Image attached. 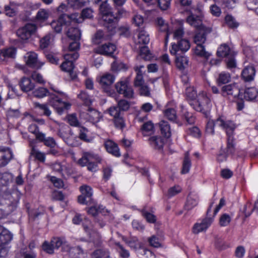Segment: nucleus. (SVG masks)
<instances>
[{"label": "nucleus", "mask_w": 258, "mask_h": 258, "mask_svg": "<svg viewBox=\"0 0 258 258\" xmlns=\"http://www.w3.org/2000/svg\"><path fill=\"white\" fill-rule=\"evenodd\" d=\"M116 245L118 246L117 249V251L119 253V255L121 257L123 258H127L130 256L129 251L125 249L121 245H120L119 243H116Z\"/></svg>", "instance_id": "obj_62"}, {"label": "nucleus", "mask_w": 258, "mask_h": 258, "mask_svg": "<svg viewBox=\"0 0 258 258\" xmlns=\"http://www.w3.org/2000/svg\"><path fill=\"white\" fill-rule=\"evenodd\" d=\"M78 96L86 105H90L91 104L92 100L90 96L85 91H81Z\"/></svg>", "instance_id": "obj_54"}, {"label": "nucleus", "mask_w": 258, "mask_h": 258, "mask_svg": "<svg viewBox=\"0 0 258 258\" xmlns=\"http://www.w3.org/2000/svg\"><path fill=\"white\" fill-rule=\"evenodd\" d=\"M82 117L93 123L98 122L101 117L100 113L95 109H89L87 112L81 114Z\"/></svg>", "instance_id": "obj_19"}, {"label": "nucleus", "mask_w": 258, "mask_h": 258, "mask_svg": "<svg viewBox=\"0 0 258 258\" xmlns=\"http://www.w3.org/2000/svg\"><path fill=\"white\" fill-rule=\"evenodd\" d=\"M21 90L24 92H29L34 88V84L29 78L24 77L19 82Z\"/></svg>", "instance_id": "obj_31"}, {"label": "nucleus", "mask_w": 258, "mask_h": 258, "mask_svg": "<svg viewBox=\"0 0 258 258\" xmlns=\"http://www.w3.org/2000/svg\"><path fill=\"white\" fill-rule=\"evenodd\" d=\"M12 179L11 174L0 173V218L13 212L19 201L18 194L16 192H11L8 187Z\"/></svg>", "instance_id": "obj_1"}, {"label": "nucleus", "mask_w": 258, "mask_h": 258, "mask_svg": "<svg viewBox=\"0 0 258 258\" xmlns=\"http://www.w3.org/2000/svg\"><path fill=\"white\" fill-rule=\"evenodd\" d=\"M49 103L58 113L60 114L62 113L65 110L69 109L71 106L70 103L62 101L57 96L52 97L49 101Z\"/></svg>", "instance_id": "obj_14"}, {"label": "nucleus", "mask_w": 258, "mask_h": 258, "mask_svg": "<svg viewBox=\"0 0 258 258\" xmlns=\"http://www.w3.org/2000/svg\"><path fill=\"white\" fill-rule=\"evenodd\" d=\"M24 59L28 66L36 69H40L45 63L38 58V54L34 51L26 53L24 56Z\"/></svg>", "instance_id": "obj_8"}, {"label": "nucleus", "mask_w": 258, "mask_h": 258, "mask_svg": "<svg viewBox=\"0 0 258 258\" xmlns=\"http://www.w3.org/2000/svg\"><path fill=\"white\" fill-rule=\"evenodd\" d=\"M255 70L253 66L246 67L242 72L241 75L245 82H250L254 80Z\"/></svg>", "instance_id": "obj_26"}, {"label": "nucleus", "mask_w": 258, "mask_h": 258, "mask_svg": "<svg viewBox=\"0 0 258 258\" xmlns=\"http://www.w3.org/2000/svg\"><path fill=\"white\" fill-rule=\"evenodd\" d=\"M112 26L113 29L111 30V32L109 34L105 33L100 30L98 31L93 38V42L96 44H98L104 40H109L111 36L114 34V32H115L114 29L115 27L114 26Z\"/></svg>", "instance_id": "obj_22"}, {"label": "nucleus", "mask_w": 258, "mask_h": 258, "mask_svg": "<svg viewBox=\"0 0 258 258\" xmlns=\"http://www.w3.org/2000/svg\"><path fill=\"white\" fill-rule=\"evenodd\" d=\"M213 221V219L212 218H206L197 222L192 227V232L195 234H198L205 231L211 225Z\"/></svg>", "instance_id": "obj_15"}, {"label": "nucleus", "mask_w": 258, "mask_h": 258, "mask_svg": "<svg viewBox=\"0 0 258 258\" xmlns=\"http://www.w3.org/2000/svg\"><path fill=\"white\" fill-rule=\"evenodd\" d=\"M68 121L69 123L74 126H78L79 125V121H78L76 115L75 114H70L68 116Z\"/></svg>", "instance_id": "obj_60"}, {"label": "nucleus", "mask_w": 258, "mask_h": 258, "mask_svg": "<svg viewBox=\"0 0 258 258\" xmlns=\"http://www.w3.org/2000/svg\"><path fill=\"white\" fill-rule=\"evenodd\" d=\"M115 50L116 46L112 43H108L99 46L94 49V52L97 54L110 55L113 54Z\"/></svg>", "instance_id": "obj_18"}, {"label": "nucleus", "mask_w": 258, "mask_h": 258, "mask_svg": "<svg viewBox=\"0 0 258 258\" xmlns=\"http://www.w3.org/2000/svg\"><path fill=\"white\" fill-rule=\"evenodd\" d=\"M216 125L224 130L227 136V152L232 154L234 151V139L233 133L236 127L235 124L232 121L227 120L224 116H220L215 121L209 120L206 127V133L209 135L214 134V126Z\"/></svg>", "instance_id": "obj_2"}, {"label": "nucleus", "mask_w": 258, "mask_h": 258, "mask_svg": "<svg viewBox=\"0 0 258 258\" xmlns=\"http://www.w3.org/2000/svg\"><path fill=\"white\" fill-rule=\"evenodd\" d=\"M30 132L35 135L38 140H42L44 137V134L39 131L38 126L34 123H31L28 127Z\"/></svg>", "instance_id": "obj_42"}, {"label": "nucleus", "mask_w": 258, "mask_h": 258, "mask_svg": "<svg viewBox=\"0 0 258 258\" xmlns=\"http://www.w3.org/2000/svg\"><path fill=\"white\" fill-rule=\"evenodd\" d=\"M195 54L200 57L208 59L211 54L206 50L204 45H197L194 49Z\"/></svg>", "instance_id": "obj_34"}, {"label": "nucleus", "mask_w": 258, "mask_h": 258, "mask_svg": "<svg viewBox=\"0 0 258 258\" xmlns=\"http://www.w3.org/2000/svg\"><path fill=\"white\" fill-rule=\"evenodd\" d=\"M186 96L191 100H193L197 96V92L194 87H187L185 90Z\"/></svg>", "instance_id": "obj_63"}, {"label": "nucleus", "mask_w": 258, "mask_h": 258, "mask_svg": "<svg viewBox=\"0 0 258 258\" xmlns=\"http://www.w3.org/2000/svg\"><path fill=\"white\" fill-rule=\"evenodd\" d=\"M34 106L36 109L42 114L49 116L51 114V111L49 109L47 105L45 104H40L38 102L34 103Z\"/></svg>", "instance_id": "obj_38"}, {"label": "nucleus", "mask_w": 258, "mask_h": 258, "mask_svg": "<svg viewBox=\"0 0 258 258\" xmlns=\"http://www.w3.org/2000/svg\"><path fill=\"white\" fill-rule=\"evenodd\" d=\"M140 55L145 60H149L151 57V54L146 46H143L140 48Z\"/></svg>", "instance_id": "obj_55"}, {"label": "nucleus", "mask_w": 258, "mask_h": 258, "mask_svg": "<svg viewBox=\"0 0 258 258\" xmlns=\"http://www.w3.org/2000/svg\"><path fill=\"white\" fill-rule=\"evenodd\" d=\"M217 55L219 56L225 57L232 54V50L228 45L224 44H222L218 49Z\"/></svg>", "instance_id": "obj_41"}, {"label": "nucleus", "mask_w": 258, "mask_h": 258, "mask_svg": "<svg viewBox=\"0 0 258 258\" xmlns=\"http://www.w3.org/2000/svg\"><path fill=\"white\" fill-rule=\"evenodd\" d=\"M77 14H71L70 15H61L57 21H53L50 23L52 28L57 33L60 32L62 30L63 24L68 26L69 23H80L82 22L81 17L77 18Z\"/></svg>", "instance_id": "obj_3"}, {"label": "nucleus", "mask_w": 258, "mask_h": 258, "mask_svg": "<svg viewBox=\"0 0 258 258\" xmlns=\"http://www.w3.org/2000/svg\"><path fill=\"white\" fill-rule=\"evenodd\" d=\"M155 24L159 31L166 32L165 45L166 46L168 43L169 36L171 33V32L169 30L168 23L162 17H158L155 20Z\"/></svg>", "instance_id": "obj_16"}, {"label": "nucleus", "mask_w": 258, "mask_h": 258, "mask_svg": "<svg viewBox=\"0 0 258 258\" xmlns=\"http://www.w3.org/2000/svg\"><path fill=\"white\" fill-rule=\"evenodd\" d=\"M68 27L67 34L68 37L74 40H79L81 36L80 30L76 27H70L69 24Z\"/></svg>", "instance_id": "obj_29"}, {"label": "nucleus", "mask_w": 258, "mask_h": 258, "mask_svg": "<svg viewBox=\"0 0 258 258\" xmlns=\"http://www.w3.org/2000/svg\"><path fill=\"white\" fill-rule=\"evenodd\" d=\"M231 220L230 216L227 214H223L219 220V223L221 226H226L228 225Z\"/></svg>", "instance_id": "obj_57"}, {"label": "nucleus", "mask_w": 258, "mask_h": 258, "mask_svg": "<svg viewBox=\"0 0 258 258\" xmlns=\"http://www.w3.org/2000/svg\"><path fill=\"white\" fill-rule=\"evenodd\" d=\"M149 35L144 30L140 31L138 35V42L139 43L146 44L149 42Z\"/></svg>", "instance_id": "obj_44"}, {"label": "nucleus", "mask_w": 258, "mask_h": 258, "mask_svg": "<svg viewBox=\"0 0 258 258\" xmlns=\"http://www.w3.org/2000/svg\"><path fill=\"white\" fill-rule=\"evenodd\" d=\"M30 146L31 147L30 155L33 156L35 159L41 162H44L45 161V153L36 149L33 146L32 143H30Z\"/></svg>", "instance_id": "obj_33"}, {"label": "nucleus", "mask_w": 258, "mask_h": 258, "mask_svg": "<svg viewBox=\"0 0 258 258\" xmlns=\"http://www.w3.org/2000/svg\"><path fill=\"white\" fill-rule=\"evenodd\" d=\"M222 96L230 100L233 101L240 95V89L236 83L223 86L221 90Z\"/></svg>", "instance_id": "obj_5"}, {"label": "nucleus", "mask_w": 258, "mask_h": 258, "mask_svg": "<svg viewBox=\"0 0 258 258\" xmlns=\"http://www.w3.org/2000/svg\"><path fill=\"white\" fill-rule=\"evenodd\" d=\"M225 24L231 28H237L239 25L235 18L230 15H227L225 16Z\"/></svg>", "instance_id": "obj_47"}, {"label": "nucleus", "mask_w": 258, "mask_h": 258, "mask_svg": "<svg viewBox=\"0 0 258 258\" xmlns=\"http://www.w3.org/2000/svg\"><path fill=\"white\" fill-rule=\"evenodd\" d=\"M65 251H67L70 256L73 258H82L84 254L83 250L80 247H71L69 244Z\"/></svg>", "instance_id": "obj_28"}, {"label": "nucleus", "mask_w": 258, "mask_h": 258, "mask_svg": "<svg viewBox=\"0 0 258 258\" xmlns=\"http://www.w3.org/2000/svg\"><path fill=\"white\" fill-rule=\"evenodd\" d=\"M107 0H95V3L97 4L100 2H103L100 6L99 8L102 19L108 24H111V26H115L114 22L117 21V19L113 15L111 12V8L107 4Z\"/></svg>", "instance_id": "obj_4"}, {"label": "nucleus", "mask_w": 258, "mask_h": 258, "mask_svg": "<svg viewBox=\"0 0 258 258\" xmlns=\"http://www.w3.org/2000/svg\"><path fill=\"white\" fill-rule=\"evenodd\" d=\"M188 59L185 56H180L176 58V65L177 67L182 70L188 66Z\"/></svg>", "instance_id": "obj_43"}, {"label": "nucleus", "mask_w": 258, "mask_h": 258, "mask_svg": "<svg viewBox=\"0 0 258 258\" xmlns=\"http://www.w3.org/2000/svg\"><path fill=\"white\" fill-rule=\"evenodd\" d=\"M13 235L4 227L0 225V257L4 256L7 252V249L2 247L12 240Z\"/></svg>", "instance_id": "obj_10"}, {"label": "nucleus", "mask_w": 258, "mask_h": 258, "mask_svg": "<svg viewBox=\"0 0 258 258\" xmlns=\"http://www.w3.org/2000/svg\"><path fill=\"white\" fill-rule=\"evenodd\" d=\"M81 195L78 197V201L80 204L87 205L92 200V188L87 185H83L80 187Z\"/></svg>", "instance_id": "obj_12"}, {"label": "nucleus", "mask_w": 258, "mask_h": 258, "mask_svg": "<svg viewBox=\"0 0 258 258\" xmlns=\"http://www.w3.org/2000/svg\"><path fill=\"white\" fill-rule=\"evenodd\" d=\"M68 4L73 9H79L89 2V0H67Z\"/></svg>", "instance_id": "obj_37"}, {"label": "nucleus", "mask_w": 258, "mask_h": 258, "mask_svg": "<svg viewBox=\"0 0 258 258\" xmlns=\"http://www.w3.org/2000/svg\"><path fill=\"white\" fill-rule=\"evenodd\" d=\"M51 35L48 34L44 36L40 40V46L41 48L47 47L50 43Z\"/></svg>", "instance_id": "obj_56"}, {"label": "nucleus", "mask_w": 258, "mask_h": 258, "mask_svg": "<svg viewBox=\"0 0 258 258\" xmlns=\"http://www.w3.org/2000/svg\"><path fill=\"white\" fill-rule=\"evenodd\" d=\"M101 158L92 152H83L82 157L78 160V163L84 167L90 162H101Z\"/></svg>", "instance_id": "obj_13"}, {"label": "nucleus", "mask_w": 258, "mask_h": 258, "mask_svg": "<svg viewBox=\"0 0 258 258\" xmlns=\"http://www.w3.org/2000/svg\"><path fill=\"white\" fill-rule=\"evenodd\" d=\"M181 191V188L179 185H175L170 188L168 191V196L172 197L180 192Z\"/></svg>", "instance_id": "obj_64"}, {"label": "nucleus", "mask_w": 258, "mask_h": 258, "mask_svg": "<svg viewBox=\"0 0 258 258\" xmlns=\"http://www.w3.org/2000/svg\"><path fill=\"white\" fill-rule=\"evenodd\" d=\"M150 144L155 149L160 150L164 144V140L161 137L153 136L149 139Z\"/></svg>", "instance_id": "obj_30"}, {"label": "nucleus", "mask_w": 258, "mask_h": 258, "mask_svg": "<svg viewBox=\"0 0 258 258\" xmlns=\"http://www.w3.org/2000/svg\"><path fill=\"white\" fill-rule=\"evenodd\" d=\"M142 215L149 223H154L156 221V218L155 215L145 210L142 211Z\"/></svg>", "instance_id": "obj_58"}, {"label": "nucleus", "mask_w": 258, "mask_h": 258, "mask_svg": "<svg viewBox=\"0 0 258 258\" xmlns=\"http://www.w3.org/2000/svg\"><path fill=\"white\" fill-rule=\"evenodd\" d=\"M48 91L44 88H39L33 92V95L37 98H43L47 95Z\"/></svg>", "instance_id": "obj_53"}, {"label": "nucleus", "mask_w": 258, "mask_h": 258, "mask_svg": "<svg viewBox=\"0 0 258 258\" xmlns=\"http://www.w3.org/2000/svg\"><path fill=\"white\" fill-rule=\"evenodd\" d=\"M16 52L17 49L13 47L1 50L0 52V61H4L8 58H15Z\"/></svg>", "instance_id": "obj_24"}, {"label": "nucleus", "mask_w": 258, "mask_h": 258, "mask_svg": "<svg viewBox=\"0 0 258 258\" xmlns=\"http://www.w3.org/2000/svg\"><path fill=\"white\" fill-rule=\"evenodd\" d=\"M104 146L106 151L110 154L115 157H119L120 153L119 148L116 144L111 140L106 141Z\"/></svg>", "instance_id": "obj_23"}, {"label": "nucleus", "mask_w": 258, "mask_h": 258, "mask_svg": "<svg viewBox=\"0 0 258 258\" xmlns=\"http://www.w3.org/2000/svg\"><path fill=\"white\" fill-rule=\"evenodd\" d=\"M144 136H149L154 132V124L151 121L144 123L142 127Z\"/></svg>", "instance_id": "obj_39"}, {"label": "nucleus", "mask_w": 258, "mask_h": 258, "mask_svg": "<svg viewBox=\"0 0 258 258\" xmlns=\"http://www.w3.org/2000/svg\"><path fill=\"white\" fill-rule=\"evenodd\" d=\"M230 80L231 76L229 73L222 72L219 74L217 82L219 85L221 84H224L230 82Z\"/></svg>", "instance_id": "obj_45"}, {"label": "nucleus", "mask_w": 258, "mask_h": 258, "mask_svg": "<svg viewBox=\"0 0 258 258\" xmlns=\"http://www.w3.org/2000/svg\"><path fill=\"white\" fill-rule=\"evenodd\" d=\"M164 114L165 117L171 121H174L177 117L176 111L173 108H169L165 109Z\"/></svg>", "instance_id": "obj_51"}, {"label": "nucleus", "mask_w": 258, "mask_h": 258, "mask_svg": "<svg viewBox=\"0 0 258 258\" xmlns=\"http://www.w3.org/2000/svg\"><path fill=\"white\" fill-rule=\"evenodd\" d=\"M186 22L191 26L198 30H203L202 20L200 16H196L191 12L186 18Z\"/></svg>", "instance_id": "obj_21"}, {"label": "nucleus", "mask_w": 258, "mask_h": 258, "mask_svg": "<svg viewBox=\"0 0 258 258\" xmlns=\"http://www.w3.org/2000/svg\"><path fill=\"white\" fill-rule=\"evenodd\" d=\"M37 31V25L34 23H28L17 30V35L21 39L27 40L32 36L35 35Z\"/></svg>", "instance_id": "obj_6"}, {"label": "nucleus", "mask_w": 258, "mask_h": 258, "mask_svg": "<svg viewBox=\"0 0 258 258\" xmlns=\"http://www.w3.org/2000/svg\"><path fill=\"white\" fill-rule=\"evenodd\" d=\"M124 241L131 248H133L134 250H137L141 246L140 242L136 237H133L131 239L125 240Z\"/></svg>", "instance_id": "obj_48"}, {"label": "nucleus", "mask_w": 258, "mask_h": 258, "mask_svg": "<svg viewBox=\"0 0 258 258\" xmlns=\"http://www.w3.org/2000/svg\"><path fill=\"white\" fill-rule=\"evenodd\" d=\"M191 166L190 160L189 158V153L186 152L185 154L183 162V166L182 169V173L185 174L189 172L190 168Z\"/></svg>", "instance_id": "obj_46"}, {"label": "nucleus", "mask_w": 258, "mask_h": 258, "mask_svg": "<svg viewBox=\"0 0 258 258\" xmlns=\"http://www.w3.org/2000/svg\"><path fill=\"white\" fill-rule=\"evenodd\" d=\"M115 76L110 73H105L98 79V81L101 87L104 89H107L114 82Z\"/></svg>", "instance_id": "obj_20"}, {"label": "nucleus", "mask_w": 258, "mask_h": 258, "mask_svg": "<svg viewBox=\"0 0 258 258\" xmlns=\"http://www.w3.org/2000/svg\"><path fill=\"white\" fill-rule=\"evenodd\" d=\"M103 210V207L102 206L95 205L88 208L87 210V212L89 214L95 216L98 215L99 213H101Z\"/></svg>", "instance_id": "obj_49"}, {"label": "nucleus", "mask_w": 258, "mask_h": 258, "mask_svg": "<svg viewBox=\"0 0 258 258\" xmlns=\"http://www.w3.org/2000/svg\"><path fill=\"white\" fill-rule=\"evenodd\" d=\"M21 116L19 109H9L7 111V116L9 119H17Z\"/></svg>", "instance_id": "obj_52"}, {"label": "nucleus", "mask_w": 258, "mask_h": 258, "mask_svg": "<svg viewBox=\"0 0 258 258\" xmlns=\"http://www.w3.org/2000/svg\"><path fill=\"white\" fill-rule=\"evenodd\" d=\"M115 87L117 92L120 94H123L125 97L133 98L134 91L132 87L128 85L126 80L124 79L116 83Z\"/></svg>", "instance_id": "obj_9"}, {"label": "nucleus", "mask_w": 258, "mask_h": 258, "mask_svg": "<svg viewBox=\"0 0 258 258\" xmlns=\"http://www.w3.org/2000/svg\"><path fill=\"white\" fill-rule=\"evenodd\" d=\"M200 32L197 33L194 37V42L197 45H204L206 41V37L204 31H205L204 27L203 30H199Z\"/></svg>", "instance_id": "obj_40"}, {"label": "nucleus", "mask_w": 258, "mask_h": 258, "mask_svg": "<svg viewBox=\"0 0 258 258\" xmlns=\"http://www.w3.org/2000/svg\"><path fill=\"white\" fill-rule=\"evenodd\" d=\"M51 242L54 249H58L62 246V249L65 251L67 247H68V244L63 238L55 237L51 240Z\"/></svg>", "instance_id": "obj_35"}, {"label": "nucleus", "mask_w": 258, "mask_h": 258, "mask_svg": "<svg viewBox=\"0 0 258 258\" xmlns=\"http://www.w3.org/2000/svg\"><path fill=\"white\" fill-rule=\"evenodd\" d=\"M73 14L78 15L76 17L77 18H82L83 22L84 19L91 18L93 17V11L91 9L87 8L82 11L81 15L77 13H74Z\"/></svg>", "instance_id": "obj_50"}, {"label": "nucleus", "mask_w": 258, "mask_h": 258, "mask_svg": "<svg viewBox=\"0 0 258 258\" xmlns=\"http://www.w3.org/2000/svg\"><path fill=\"white\" fill-rule=\"evenodd\" d=\"M244 98L247 101L258 100V89L255 87H249L245 89Z\"/></svg>", "instance_id": "obj_27"}, {"label": "nucleus", "mask_w": 258, "mask_h": 258, "mask_svg": "<svg viewBox=\"0 0 258 258\" xmlns=\"http://www.w3.org/2000/svg\"><path fill=\"white\" fill-rule=\"evenodd\" d=\"M157 5L161 10H167L170 6V0H157Z\"/></svg>", "instance_id": "obj_61"}, {"label": "nucleus", "mask_w": 258, "mask_h": 258, "mask_svg": "<svg viewBox=\"0 0 258 258\" xmlns=\"http://www.w3.org/2000/svg\"><path fill=\"white\" fill-rule=\"evenodd\" d=\"M51 13L49 10L45 9H40L37 13L35 16V21L39 26L48 25V19L50 16Z\"/></svg>", "instance_id": "obj_17"}, {"label": "nucleus", "mask_w": 258, "mask_h": 258, "mask_svg": "<svg viewBox=\"0 0 258 258\" xmlns=\"http://www.w3.org/2000/svg\"><path fill=\"white\" fill-rule=\"evenodd\" d=\"M12 157V154L9 149L0 148V167L6 165Z\"/></svg>", "instance_id": "obj_25"}, {"label": "nucleus", "mask_w": 258, "mask_h": 258, "mask_svg": "<svg viewBox=\"0 0 258 258\" xmlns=\"http://www.w3.org/2000/svg\"><path fill=\"white\" fill-rule=\"evenodd\" d=\"M79 54L78 52H72L63 55L64 61L60 65L62 71L70 72L73 70L74 66L73 62L78 58Z\"/></svg>", "instance_id": "obj_11"}, {"label": "nucleus", "mask_w": 258, "mask_h": 258, "mask_svg": "<svg viewBox=\"0 0 258 258\" xmlns=\"http://www.w3.org/2000/svg\"><path fill=\"white\" fill-rule=\"evenodd\" d=\"M159 126L161 134L166 138H169L170 137L171 133L170 130V127L168 122L162 120L160 122Z\"/></svg>", "instance_id": "obj_36"}, {"label": "nucleus", "mask_w": 258, "mask_h": 258, "mask_svg": "<svg viewBox=\"0 0 258 258\" xmlns=\"http://www.w3.org/2000/svg\"><path fill=\"white\" fill-rule=\"evenodd\" d=\"M179 48L180 50L182 51H186L190 48L189 42L186 39H181L178 43Z\"/></svg>", "instance_id": "obj_59"}, {"label": "nucleus", "mask_w": 258, "mask_h": 258, "mask_svg": "<svg viewBox=\"0 0 258 258\" xmlns=\"http://www.w3.org/2000/svg\"><path fill=\"white\" fill-rule=\"evenodd\" d=\"M195 110L198 111L206 113L211 108L212 104L210 99L207 96V93L202 92L198 96V100L196 102Z\"/></svg>", "instance_id": "obj_7"}, {"label": "nucleus", "mask_w": 258, "mask_h": 258, "mask_svg": "<svg viewBox=\"0 0 258 258\" xmlns=\"http://www.w3.org/2000/svg\"><path fill=\"white\" fill-rule=\"evenodd\" d=\"M198 197L192 194H190L187 197L185 208L187 210H190L196 207L198 204Z\"/></svg>", "instance_id": "obj_32"}]
</instances>
